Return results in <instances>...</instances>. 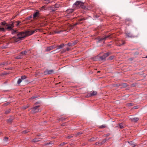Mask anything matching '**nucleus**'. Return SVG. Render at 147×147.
I'll return each mask as SVG.
<instances>
[{
  "mask_svg": "<svg viewBox=\"0 0 147 147\" xmlns=\"http://www.w3.org/2000/svg\"><path fill=\"white\" fill-rule=\"evenodd\" d=\"M13 22L14 23L16 22V23L17 24H16V26H18L21 23V22L19 21H17L16 22Z\"/></svg>",
  "mask_w": 147,
  "mask_h": 147,
  "instance_id": "nucleus-37",
  "label": "nucleus"
},
{
  "mask_svg": "<svg viewBox=\"0 0 147 147\" xmlns=\"http://www.w3.org/2000/svg\"><path fill=\"white\" fill-rule=\"evenodd\" d=\"M10 104V102H8L3 105V106H6L9 105Z\"/></svg>",
  "mask_w": 147,
  "mask_h": 147,
  "instance_id": "nucleus-42",
  "label": "nucleus"
},
{
  "mask_svg": "<svg viewBox=\"0 0 147 147\" xmlns=\"http://www.w3.org/2000/svg\"><path fill=\"white\" fill-rule=\"evenodd\" d=\"M21 53H22L23 55H26V54L27 52L26 51H22L21 52Z\"/></svg>",
  "mask_w": 147,
  "mask_h": 147,
  "instance_id": "nucleus-39",
  "label": "nucleus"
},
{
  "mask_svg": "<svg viewBox=\"0 0 147 147\" xmlns=\"http://www.w3.org/2000/svg\"><path fill=\"white\" fill-rule=\"evenodd\" d=\"M114 57V56H111L109 57V59L110 60H112V59H113V58Z\"/></svg>",
  "mask_w": 147,
  "mask_h": 147,
  "instance_id": "nucleus-47",
  "label": "nucleus"
},
{
  "mask_svg": "<svg viewBox=\"0 0 147 147\" xmlns=\"http://www.w3.org/2000/svg\"><path fill=\"white\" fill-rule=\"evenodd\" d=\"M97 138L96 137H93L88 140V141L90 142H94L95 141Z\"/></svg>",
  "mask_w": 147,
  "mask_h": 147,
  "instance_id": "nucleus-19",
  "label": "nucleus"
},
{
  "mask_svg": "<svg viewBox=\"0 0 147 147\" xmlns=\"http://www.w3.org/2000/svg\"><path fill=\"white\" fill-rule=\"evenodd\" d=\"M13 119V117L12 116H11L10 117L9 119L6 120V121L7 123L11 124L12 123V121Z\"/></svg>",
  "mask_w": 147,
  "mask_h": 147,
  "instance_id": "nucleus-13",
  "label": "nucleus"
},
{
  "mask_svg": "<svg viewBox=\"0 0 147 147\" xmlns=\"http://www.w3.org/2000/svg\"><path fill=\"white\" fill-rule=\"evenodd\" d=\"M32 18V16H29L28 17H27V18H26V19L27 20H30V19L31 18Z\"/></svg>",
  "mask_w": 147,
  "mask_h": 147,
  "instance_id": "nucleus-49",
  "label": "nucleus"
},
{
  "mask_svg": "<svg viewBox=\"0 0 147 147\" xmlns=\"http://www.w3.org/2000/svg\"><path fill=\"white\" fill-rule=\"evenodd\" d=\"M125 34L126 36L127 37L133 38L135 37V36L132 35L130 32H126Z\"/></svg>",
  "mask_w": 147,
  "mask_h": 147,
  "instance_id": "nucleus-11",
  "label": "nucleus"
},
{
  "mask_svg": "<svg viewBox=\"0 0 147 147\" xmlns=\"http://www.w3.org/2000/svg\"><path fill=\"white\" fill-rule=\"evenodd\" d=\"M73 136H74V135L71 134V135H70L69 136H67L66 137V138L67 139H70V138H72L73 137Z\"/></svg>",
  "mask_w": 147,
  "mask_h": 147,
  "instance_id": "nucleus-31",
  "label": "nucleus"
},
{
  "mask_svg": "<svg viewBox=\"0 0 147 147\" xmlns=\"http://www.w3.org/2000/svg\"><path fill=\"white\" fill-rule=\"evenodd\" d=\"M139 118L138 117H134L131 118V120L133 122L136 123L139 120Z\"/></svg>",
  "mask_w": 147,
  "mask_h": 147,
  "instance_id": "nucleus-14",
  "label": "nucleus"
},
{
  "mask_svg": "<svg viewBox=\"0 0 147 147\" xmlns=\"http://www.w3.org/2000/svg\"><path fill=\"white\" fill-rule=\"evenodd\" d=\"M106 127V126L105 125H102L100 126V128H104Z\"/></svg>",
  "mask_w": 147,
  "mask_h": 147,
  "instance_id": "nucleus-44",
  "label": "nucleus"
},
{
  "mask_svg": "<svg viewBox=\"0 0 147 147\" xmlns=\"http://www.w3.org/2000/svg\"><path fill=\"white\" fill-rule=\"evenodd\" d=\"M50 9L52 11L54 12L56 10V9H55V8L54 7H50Z\"/></svg>",
  "mask_w": 147,
  "mask_h": 147,
  "instance_id": "nucleus-30",
  "label": "nucleus"
},
{
  "mask_svg": "<svg viewBox=\"0 0 147 147\" xmlns=\"http://www.w3.org/2000/svg\"><path fill=\"white\" fill-rule=\"evenodd\" d=\"M43 3L47 4L49 3H51L52 1H51V0H45L43 1Z\"/></svg>",
  "mask_w": 147,
  "mask_h": 147,
  "instance_id": "nucleus-20",
  "label": "nucleus"
},
{
  "mask_svg": "<svg viewBox=\"0 0 147 147\" xmlns=\"http://www.w3.org/2000/svg\"><path fill=\"white\" fill-rule=\"evenodd\" d=\"M30 131V130L29 129H27V130H26L24 131H22V134H26L28 132H29Z\"/></svg>",
  "mask_w": 147,
  "mask_h": 147,
  "instance_id": "nucleus-29",
  "label": "nucleus"
},
{
  "mask_svg": "<svg viewBox=\"0 0 147 147\" xmlns=\"http://www.w3.org/2000/svg\"><path fill=\"white\" fill-rule=\"evenodd\" d=\"M67 143L66 142H64L63 143H62L59 144V146H63L65 144H67Z\"/></svg>",
  "mask_w": 147,
  "mask_h": 147,
  "instance_id": "nucleus-40",
  "label": "nucleus"
},
{
  "mask_svg": "<svg viewBox=\"0 0 147 147\" xmlns=\"http://www.w3.org/2000/svg\"><path fill=\"white\" fill-rule=\"evenodd\" d=\"M119 127L122 129L125 127V125L124 123H122L119 124Z\"/></svg>",
  "mask_w": 147,
  "mask_h": 147,
  "instance_id": "nucleus-18",
  "label": "nucleus"
},
{
  "mask_svg": "<svg viewBox=\"0 0 147 147\" xmlns=\"http://www.w3.org/2000/svg\"><path fill=\"white\" fill-rule=\"evenodd\" d=\"M122 44H121L120 42H119V43L117 42L116 43V45L117 46H120L125 44V42H124L122 41Z\"/></svg>",
  "mask_w": 147,
  "mask_h": 147,
  "instance_id": "nucleus-26",
  "label": "nucleus"
},
{
  "mask_svg": "<svg viewBox=\"0 0 147 147\" xmlns=\"http://www.w3.org/2000/svg\"><path fill=\"white\" fill-rule=\"evenodd\" d=\"M47 9V7L45 6H43L41 8V10H45L46 9Z\"/></svg>",
  "mask_w": 147,
  "mask_h": 147,
  "instance_id": "nucleus-41",
  "label": "nucleus"
},
{
  "mask_svg": "<svg viewBox=\"0 0 147 147\" xmlns=\"http://www.w3.org/2000/svg\"><path fill=\"white\" fill-rule=\"evenodd\" d=\"M1 132H0V135L1 134Z\"/></svg>",
  "mask_w": 147,
  "mask_h": 147,
  "instance_id": "nucleus-62",
  "label": "nucleus"
},
{
  "mask_svg": "<svg viewBox=\"0 0 147 147\" xmlns=\"http://www.w3.org/2000/svg\"><path fill=\"white\" fill-rule=\"evenodd\" d=\"M39 97V96L38 95H34L32 97H31L30 98V99L32 100V99H36V98L38 97Z\"/></svg>",
  "mask_w": 147,
  "mask_h": 147,
  "instance_id": "nucleus-24",
  "label": "nucleus"
},
{
  "mask_svg": "<svg viewBox=\"0 0 147 147\" xmlns=\"http://www.w3.org/2000/svg\"><path fill=\"white\" fill-rule=\"evenodd\" d=\"M77 42L78 41L76 40L72 41V42L73 45V46L75 45L76 44Z\"/></svg>",
  "mask_w": 147,
  "mask_h": 147,
  "instance_id": "nucleus-35",
  "label": "nucleus"
},
{
  "mask_svg": "<svg viewBox=\"0 0 147 147\" xmlns=\"http://www.w3.org/2000/svg\"><path fill=\"white\" fill-rule=\"evenodd\" d=\"M133 105L134 104L132 103H128L127 104V106L128 107H130L133 106Z\"/></svg>",
  "mask_w": 147,
  "mask_h": 147,
  "instance_id": "nucleus-33",
  "label": "nucleus"
},
{
  "mask_svg": "<svg viewBox=\"0 0 147 147\" xmlns=\"http://www.w3.org/2000/svg\"><path fill=\"white\" fill-rule=\"evenodd\" d=\"M65 118L64 117H62L59 119V120H65Z\"/></svg>",
  "mask_w": 147,
  "mask_h": 147,
  "instance_id": "nucleus-53",
  "label": "nucleus"
},
{
  "mask_svg": "<svg viewBox=\"0 0 147 147\" xmlns=\"http://www.w3.org/2000/svg\"><path fill=\"white\" fill-rule=\"evenodd\" d=\"M88 19V18L87 17H84V18H79L78 20V21L80 22L82 21H84L85 20H86Z\"/></svg>",
  "mask_w": 147,
  "mask_h": 147,
  "instance_id": "nucleus-21",
  "label": "nucleus"
},
{
  "mask_svg": "<svg viewBox=\"0 0 147 147\" xmlns=\"http://www.w3.org/2000/svg\"><path fill=\"white\" fill-rule=\"evenodd\" d=\"M65 45H64V44H62L60 45H58L57 46H55L56 47H57L56 50H58L59 49H61Z\"/></svg>",
  "mask_w": 147,
  "mask_h": 147,
  "instance_id": "nucleus-17",
  "label": "nucleus"
},
{
  "mask_svg": "<svg viewBox=\"0 0 147 147\" xmlns=\"http://www.w3.org/2000/svg\"><path fill=\"white\" fill-rule=\"evenodd\" d=\"M128 143L131 144L132 146H134V145H135L136 144H134V143H133L131 141L129 142H128Z\"/></svg>",
  "mask_w": 147,
  "mask_h": 147,
  "instance_id": "nucleus-46",
  "label": "nucleus"
},
{
  "mask_svg": "<svg viewBox=\"0 0 147 147\" xmlns=\"http://www.w3.org/2000/svg\"><path fill=\"white\" fill-rule=\"evenodd\" d=\"M52 144V143L51 142H50L49 143H46V144H44V145H49V144Z\"/></svg>",
  "mask_w": 147,
  "mask_h": 147,
  "instance_id": "nucleus-54",
  "label": "nucleus"
},
{
  "mask_svg": "<svg viewBox=\"0 0 147 147\" xmlns=\"http://www.w3.org/2000/svg\"><path fill=\"white\" fill-rule=\"evenodd\" d=\"M132 147H138V146H137L136 144L134 145Z\"/></svg>",
  "mask_w": 147,
  "mask_h": 147,
  "instance_id": "nucleus-60",
  "label": "nucleus"
},
{
  "mask_svg": "<svg viewBox=\"0 0 147 147\" xmlns=\"http://www.w3.org/2000/svg\"><path fill=\"white\" fill-rule=\"evenodd\" d=\"M107 136H109V134H107Z\"/></svg>",
  "mask_w": 147,
  "mask_h": 147,
  "instance_id": "nucleus-63",
  "label": "nucleus"
},
{
  "mask_svg": "<svg viewBox=\"0 0 147 147\" xmlns=\"http://www.w3.org/2000/svg\"><path fill=\"white\" fill-rule=\"evenodd\" d=\"M38 102H36V103H35V104H38Z\"/></svg>",
  "mask_w": 147,
  "mask_h": 147,
  "instance_id": "nucleus-61",
  "label": "nucleus"
},
{
  "mask_svg": "<svg viewBox=\"0 0 147 147\" xmlns=\"http://www.w3.org/2000/svg\"><path fill=\"white\" fill-rule=\"evenodd\" d=\"M40 140V138H35V139H33L32 140V142H38V141H39Z\"/></svg>",
  "mask_w": 147,
  "mask_h": 147,
  "instance_id": "nucleus-22",
  "label": "nucleus"
},
{
  "mask_svg": "<svg viewBox=\"0 0 147 147\" xmlns=\"http://www.w3.org/2000/svg\"><path fill=\"white\" fill-rule=\"evenodd\" d=\"M61 32H62V31H54V32L55 33H59Z\"/></svg>",
  "mask_w": 147,
  "mask_h": 147,
  "instance_id": "nucleus-51",
  "label": "nucleus"
},
{
  "mask_svg": "<svg viewBox=\"0 0 147 147\" xmlns=\"http://www.w3.org/2000/svg\"><path fill=\"white\" fill-rule=\"evenodd\" d=\"M97 94V92L95 91H93L92 93H90L88 94L87 95V97H90L92 96H93L96 95Z\"/></svg>",
  "mask_w": 147,
  "mask_h": 147,
  "instance_id": "nucleus-10",
  "label": "nucleus"
},
{
  "mask_svg": "<svg viewBox=\"0 0 147 147\" xmlns=\"http://www.w3.org/2000/svg\"><path fill=\"white\" fill-rule=\"evenodd\" d=\"M111 35H105L102 37H99L96 38L97 40L96 41L97 43L100 42H103V44H105V41L108 38H111Z\"/></svg>",
  "mask_w": 147,
  "mask_h": 147,
  "instance_id": "nucleus-3",
  "label": "nucleus"
},
{
  "mask_svg": "<svg viewBox=\"0 0 147 147\" xmlns=\"http://www.w3.org/2000/svg\"><path fill=\"white\" fill-rule=\"evenodd\" d=\"M60 5L59 4H58L57 3L54 5V7L55 8H59L60 7Z\"/></svg>",
  "mask_w": 147,
  "mask_h": 147,
  "instance_id": "nucleus-32",
  "label": "nucleus"
},
{
  "mask_svg": "<svg viewBox=\"0 0 147 147\" xmlns=\"http://www.w3.org/2000/svg\"><path fill=\"white\" fill-rule=\"evenodd\" d=\"M84 3L81 1H77L73 5V6L77 8H82L85 9L86 7L84 5Z\"/></svg>",
  "mask_w": 147,
  "mask_h": 147,
  "instance_id": "nucleus-4",
  "label": "nucleus"
},
{
  "mask_svg": "<svg viewBox=\"0 0 147 147\" xmlns=\"http://www.w3.org/2000/svg\"><path fill=\"white\" fill-rule=\"evenodd\" d=\"M41 30V29H37L35 30H28L27 31H26L24 32L25 34H26V37L31 35L33 34L36 31V32L37 31H40Z\"/></svg>",
  "mask_w": 147,
  "mask_h": 147,
  "instance_id": "nucleus-5",
  "label": "nucleus"
},
{
  "mask_svg": "<svg viewBox=\"0 0 147 147\" xmlns=\"http://www.w3.org/2000/svg\"><path fill=\"white\" fill-rule=\"evenodd\" d=\"M66 51V50L65 49H63L61 51V53H63L65 52Z\"/></svg>",
  "mask_w": 147,
  "mask_h": 147,
  "instance_id": "nucleus-45",
  "label": "nucleus"
},
{
  "mask_svg": "<svg viewBox=\"0 0 147 147\" xmlns=\"http://www.w3.org/2000/svg\"><path fill=\"white\" fill-rule=\"evenodd\" d=\"M23 55L21 52L19 55L16 57V59H21L23 58Z\"/></svg>",
  "mask_w": 147,
  "mask_h": 147,
  "instance_id": "nucleus-15",
  "label": "nucleus"
},
{
  "mask_svg": "<svg viewBox=\"0 0 147 147\" xmlns=\"http://www.w3.org/2000/svg\"><path fill=\"white\" fill-rule=\"evenodd\" d=\"M40 107L39 105H38L33 107L32 109V113H34L38 112L39 109L38 108Z\"/></svg>",
  "mask_w": 147,
  "mask_h": 147,
  "instance_id": "nucleus-7",
  "label": "nucleus"
},
{
  "mask_svg": "<svg viewBox=\"0 0 147 147\" xmlns=\"http://www.w3.org/2000/svg\"><path fill=\"white\" fill-rule=\"evenodd\" d=\"M27 78V77L25 75L22 76L21 77V79H22V80L25 79L26 78Z\"/></svg>",
  "mask_w": 147,
  "mask_h": 147,
  "instance_id": "nucleus-34",
  "label": "nucleus"
},
{
  "mask_svg": "<svg viewBox=\"0 0 147 147\" xmlns=\"http://www.w3.org/2000/svg\"><path fill=\"white\" fill-rule=\"evenodd\" d=\"M7 74V73H3L2 74V75H6Z\"/></svg>",
  "mask_w": 147,
  "mask_h": 147,
  "instance_id": "nucleus-58",
  "label": "nucleus"
},
{
  "mask_svg": "<svg viewBox=\"0 0 147 147\" xmlns=\"http://www.w3.org/2000/svg\"><path fill=\"white\" fill-rule=\"evenodd\" d=\"M139 108V106H136L133 107V109H138Z\"/></svg>",
  "mask_w": 147,
  "mask_h": 147,
  "instance_id": "nucleus-50",
  "label": "nucleus"
},
{
  "mask_svg": "<svg viewBox=\"0 0 147 147\" xmlns=\"http://www.w3.org/2000/svg\"><path fill=\"white\" fill-rule=\"evenodd\" d=\"M82 22L80 23V22H77L76 23H75L73 25H70V27L71 28H72L76 26V25L80 24H82Z\"/></svg>",
  "mask_w": 147,
  "mask_h": 147,
  "instance_id": "nucleus-23",
  "label": "nucleus"
},
{
  "mask_svg": "<svg viewBox=\"0 0 147 147\" xmlns=\"http://www.w3.org/2000/svg\"><path fill=\"white\" fill-rule=\"evenodd\" d=\"M17 36H13L10 39L11 42H19L24 39L26 37L24 32H18L17 34Z\"/></svg>",
  "mask_w": 147,
  "mask_h": 147,
  "instance_id": "nucleus-2",
  "label": "nucleus"
},
{
  "mask_svg": "<svg viewBox=\"0 0 147 147\" xmlns=\"http://www.w3.org/2000/svg\"><path fill=\"white\" fill-rule=\"evenodd\" d=\"M110 54V52H108L106 53H105L102 56L100 57L99 58L101 61L105 60L106 58Z\"/></svg>",
  "mask_w": 147,
  "mask_h": 147,
  "instance_id": "nucleus-6",
  "label": "nucleus"
},
{
  "mask_svg": "<svg viewBox=\"0 0 147 147\" xmlns=\"http://www.w3.org/2000/svg\"><path fill=\"white\" fill-rule=\"evenodd\" d=\"M107 140V139H104L100 143V146H101L104 143H105L106 141Z\"/></svg>",
  "mask_w": 147,
  "mask_h": 147,
  "instance_id": "nucleus-27",
  "label": "nucleus"
},
{
  "mask_svg": "<svg viewBox=\"0 0 147 147\" xmlns=\"http://www.w3.org/2000/svg\"><path fill=\"white\" fill-rule=\"evenodd\" d=\"M11 111V109H8L6 110L5 112V114L6 115L9 114L10 112Z\"/></svg>",
  "mask_w": 147,
  "mask_h": 147,
  "instance_id": "nucleus-25",
  "label": "nucleus"
},
{
  "mask_svg": "<svg viewBox=\"0 0 147 147\" xmlns=\"http://www.w3.org/2000/svg\"><path fill=\"white\" fill-rule=\"evenodd\" d=\"M44 73L45 75H50L54 74V71L53 69H47L44 71Z\"/></svg>",
  "mask_w": 147,
  "mask_h": 147,
  "instance_id": "nucleus-8",
  "label": "nucleus"
},
{
  "mask_svg": "<svg viewBox=\"0 0 147 147\" xmlns=\"http://www.w3.org/2000/svg\"><path fill=\"white\" fill-rule=\"evenodd\" d=\"M40 16V13L39 11H37L34 13L33 15V17L34 18L36 17H39Z\"/></svg>",
  "mask_w": 147,
  "mask_h": 147,
  "instance_id": "nucleus-12",
  "label": "nucleus"
},
{
  "mask_svg": "<svg viewBox=\"0 0 147 147\" xmlns=\"http://www.w3.org/2000/svg\"><path fill=\"white\" fill-rule=\"evenodd\" d=\"M22 80L21 78H19L17 81V84H20V83L22 82Z\"/></svg>",
  "mask_w": 147,
  "mask_h": 147,
  "instance_id": "nucleus-38",
  "label": "nucleus"
},
{
  "mask_svg": "<svg viewBox=\"0 0 147 147\" xmlns=\"http://www.w3.org/2000/svg\"><path fill=\"white\" fill-rule=\"evenodd\" d=\"M4 27H5V28L2 27H0V31H2L3 32H5V30H7L5 28H7V26H4Z\"/></svg>",
  "mask_w": 147,
  "mask_h": 147,
  "instance_id": "nucleus-28",
  "label": "nucleus"
},
{
  "mask_svg": "<svg viewBox=\"0 0 147 147\" xmlns=\"http://www.w3.org/2000/svg\"><path fill=\"white\" fill-rule=\"evenodd\" d=\"M94 144L96 145H99L100 146V143L98 142H96Z\"/></svg>",
  "mask_w": 147,
  "mask_h": 147,
  "instance_id": "nucleus-52",
  "label": "nucleus"
},
{
  "mask_svg": "<svg viewBox=\"0 0 147 147\" xmlns=\"http://www.w3.org/2000/svg\"><path fill=\"white\" fill-rule=\"evenodd\" d=\"M74 10V9H68L65 11V12L69 14L72 13Z\"/></svg>",
  "mask_w": 147,
  "mask_h": 147,
  "instance_id": "nucleus-16",
  "label": "nucleus"
},
{
  "mask_svg": "<svg viewBox=\"0 0 147 147\" xmlns=\"http://www.w3.org/2000/svg\"><path fill=\"white\" fill-rule=\"evenodd\" d=\"M8 139V137H5L3 139V140L5 142H7V140Z\"/></svg>",
  "mask_w": 147,
  "mask_h": 147,
  "instance_id": "nucleus-43",
  "label": "nucleus"
},
{
  "mask_svg": "<svg viewBox=\"0 0 147 147\" xmlns=\"http://www.w3.org/2000/svg\"><path fill=\"white\" fill-rule=\"evenodd\" d=\"M69 48L68 47H67L66 48V51H69Z\"/></svg>",
  "mask_w": 147,
  "mask_h": 147,
  "instance_id": "nucleus-59",
  "label": "nucleus"
},
{
  "mask_svg": "<svg viewBox=\"0 0 147 147\" xmlns=\"http://www.w3.org/2000/svg\"><path fill=\"white\" fill-rule=\"evenodd\" d=\"M146 58H147V55L146 56Z\"/></svg>",
  "mask_w": 147,
  "mask_h": 147,
  "instance_id": "nucleus-64",
  "label": "nucleus"
},
{
  "mask_svg": "<svg viewBox=\"0 0 147 147\" xmlns=\"http://www.w3.org/2000/svg\"><path fill=\"white\" fill-rule=\"evenodd\" d=\"M28 106H25L23 107L22 108L24 109H27V108H28Z\"/></svg>",
  "mask_w": 147,
  "mask_h": 147,
  "instance_id": "nucleus-55",
  "label": "nucleus"
},
{
  "mask_svg": "<svg viewBox=\"0 0 147 147\" xmlns=\"http://www.w3.org/2000/svg\"><path fill=\"white\" fill-rule=\"evenodd\" d=\"M56 48L55 46H51L48 47L45 49V51L46 52L49 51L51 50L55 49Z\"/></svg>",
  "mask_w": 147,
  "mask_h": 147,
  "instance_id": "nucleus-9",
  "label": "nucleus"
},
{
  "mask_svg": "<svg viewBox=\"0 0 147 147\" xmlns=\"http://www.w3.org/2000/svg\"><path fill=\"white\" fill-rule=\"evenodd\" d=\"M82 132H79L76 134L77 136H78L79 135L82 134Z\"/></svg>",
  "mask_w": 147,
  "mask_h": 147,
  "instance_id": "nucleus-56",
  "label": "nucleus"
},
{
  "mask_svg": "<svg viewBox=\"0 0 147 147\" xmlns=\"http://www.w3.org/2000/svg\"><path fill=\"white\" fill-rule=\"evenodd\" d=\"M7 64L6 63L3 62L0 64V66H1L2 65H5Z\"/></svg>",
  "mask_w": 147,
  "mask_h": 147,
  "instance_id": "nucleus-48",
  "label": "nucleus"
},
{
  "mask_svg": "<svg viewBox=\"0 0 147 147\" xmlns=\"http://www.w3.org/2000/svg\"><path fill=\"white\" fill-rule=\"evenodd\" d=\"M87 144V142H85L83 144V146H85V145H86Z\"/></svg>",
  "mask_w": 147,
  "mask_h": 147,
  "instance_id": "nucleus-57",
  "label": "nucleus"
},
{
  "mask_svg": "<svg viewBox=\"0 0 147 147\" xmlns=\"http://www.w3.org/2000/svg\"><path fill=\"white\" fill-rule=\"evenodd\" d=\"M65 45H68V46H73V45L72 43V42H69L67 44H65Z\"/></svg>",
  "mask_w": 147,
  "mask_h": 147,
  "instance_id": "nucleus-36",
  "label": "nucleus"
},
{
  "mask_svg": "<svg viewBox=\"0 0 147 147\" xmlns=\"http://www.w3.org/2000/svg\"><path fill=\"white\" fill-rule=\"evenodd\" d=\"M1 24L2 26H6L7 28H5L8 31H11V33L12 34H17L18 32L17 30L13 29L14 27V23L12 22H11L10 24H8L5 22L4 21L1 22Z\"/></svg>",
  "mask_w": 147,
  "mask_h": 147,
  "instance_id": "nucleus-1",
  "label": "nucleus"
}]
</instances>
